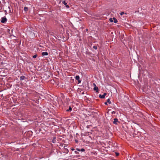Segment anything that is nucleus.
<instances>
[{
  "label": "nucleus",
  "mask_w": 160,
  "mask_h": 160,
  "mask_svg": "<svg viewBox=\"0 0 160 160\" xmlns=\"http://www.w3.org/2000/svg\"><path fill=\"white\" fill-rule=\"evenodd\" d=\"M7 21V19L6 17H4L2 18L1 22L2 23H5Z\"/></svg>",
  "instance_id": "obj_1"
},
{
  "label": "nucleus",
  "mask_w": 160,
  "mask_h": 160,
  "mask_svg": "<svg viewBox=\"0 0 160 160\" xmlns=\"http://www.w3.org/2000/svg\"><path fill=\"white\" fill-rule=\"evenodd\" d=\"M75 78L76 80L78 81V82L79 83L81 82V81L80 79V77L79 75H76L75 77Z\"/></svg>",
  "instance_id": "obj_2"
},
{
  "label": "nucleus",
  "mask_w": 160,
  "mask_h": 160,
  "mask_svg": "<svg viewBox=\"0 0 160 160\" xmlns=\"http://www.w3.org/2000/svg\"><path fill=\"white\" fill-rule=\"evenodd\" d=\"M106 95H107V93H104L102 95L100 94L99 95V97L100 98H105V97Z\"/></svg>",
  "instance_id": "obj_3"
},
{
  "label": "nucleus",
  "mask_w": 160,
  "mask_h": 160,
  "mask_svg": "<svg viewBox=\"0 0 160 160\" xmlns=\"http://www.w3.org/2000/svg\"><path fill=\"white\" fill-rule=\"evenodd\" d=\"M118 122V121L117 118H115L113 119V122L114 124L117 125Z\"/></svg>",
  "instance_id": "obj_4"
},
{
  "label": "nucleus",
  "mask_w": 160,
  "mask_h": 160,
  "mask_svg": "<svg viewBox=\"0 0 160 160\" xmlns=\"http://www.w3.org/2000/svg\"><path fill=\"white\" fill-rule=\"evenodd\" d=\"M62 3L67 8H69V6L68 5H67V3L65 1H62Z\"/></svg>",
  "instance_id": "obj_5"
},
{
  "label": "nucleus",
  "mask_w": 160,
  "mask_h": 160,
  "mask_svg": "<svg viewBox=\"0 0 160 160\" xmlns=\"http://www.w3.org/2000/svg\"><path fill=\"white\" fill-rule=\"evenodd\" d=\"M93 90H94L96 92H98V88L97 86L94 87L93 88Z\"/></svg>",
  "instance_id": "obj_6"
},
{
  "label": "nucleus",
  "mask_w": 160,
  "mask_h": 160,
  "mask_svg": "<svg viewBox=\"0 0 160 160\" xmlns=\"http://www.w3.org/2000/svg\"><path fill=\"white\" fill-rule=\"evenodd\" d=\"M42 56H46L48 55V53L47 52H42Z\"/></svg>",
  "instance_id": "obj_7"
},
{
  "label": "nucleus",
  "mask_w": 160,
  "mask_h": 160,
  "mask_svg": "<svg viewBox=\"0 0 160 160\" xmlns=\"http://www.w3.org/2000/svg\"><path fill=\"white\" fill-rule=\"evenodd\" d=\"M25 78V77L24 76H21L20 77V80L21 81H22Z\"/></svg>",
  "instance_id": "obj_8"
},
{
  "label": "nucleus",
  "mask_w": 160,
  "mask_h": 160,
  "mask_svg": "<svg viewBox=\"0 0 160 160\" xmlns=\"http://www.w3.org/2000/svg\"><path fill=\"white\" fill-rule=\"evenodd\" d=\"M72 110V108L70 106H69V109H67L66 110V111L67 112H70V111H71Z\"/></svg>",
  "instance_id": "obj_9"
},
{
  "label": "nucleus",
  "mask_w": 160,
  "mask_h": 160,
  "mask_svg": "<svg viewBox=\"0 0 160 160\" xmlns=\"http://www.w3.org/2000/svg\"><path fill=\"white\" fill-rule=\"evenodd\" d=\"M113 19L114 20V22L115 23H117L118 21H117V19H116V18H113Z\"/></svg>",
  "instance_id": "obj_10"
},
{
  "label": "nucleus",
  "mask_w": 160,
  "mask_h": 160,
  "mask_svg": "<svg viewBox=\"0 0 160 160\" xmlns=\"http://www.w3.org/2000/svg\"><path fill=\"white\" fill-rule=\"evenodd\" d=\"M107 102L108 103H109V104H111V102L110 101V99L109 98H108V99L107 100Z\"/></svg>",
  "instance_id": "obj_11"
},
{
  "label": "nucleus",
  "mask_w": 160,
  "mask_h": 160,
  "mask_svg": "<svg viewBox=\"0 0 160 160\" xmlns=\"http://www.w3.org/2000/svg\"><path fill=\"white\" fill-rule=\"evenodd\" d=\"M24 9L25 11L26 12V11H28V8L27 7H24Z\"/></svg>",
  "instance_id": "obj_12"
},
{
  "label": "nucleus",
  "mask_w": 160,
  "mask_h": 160,
  "mask_svg": "<svg viewBox=\"0 0 160 160\" xmlns=\"http://www.w3.org/2000/svg\"><path fill=\"white\" fill-rule=\"evenodd\" d=\"M55 139H56L55 138H54L53 139V140H52V142L53 143H55V141H56Z\"/></svg>",
  "instance_id": "obj_13"
},
{
  "label": "nucleus",
  "mask_w": 160,
  "mask_h": 160,
  "mask_svg": "<svg viewBox=\"0 0 160 160\" xmlns=\"http://www.w3.org/2000/svg\"><path fill=\"white\" fill-rule=\"evenodd\" d=\"M37 57V54H35L32 56L33 58H35Z\"/></svg>",
  "instance_id": "obj_14"
},
{
  "label": "nucleus",
  "mask_w": 160,
  "mask_h": 160,
  "mask_svg": "<svg viewBox=\"0 0 160 160\" xmlns=\"http://www.w3.org/2000/svg\"><path fill=\"white\" fill-rule=\"evenodd\" d=\"M93 48L95 50H96L97 49V46H94L93 47Z\"/></svg>",
  "instance_id": "obj_15"
},
{
  "label": "nucleus",
  "mask_w": 160,
  "mask_h": 160,
  "mask_svg": "<svg viewBox=\"0 0 160 160\" xmlns=\"http://www.w3.org/2000/svg\"><path fill=\"white\" fill-rule=\"evenodd\" d=\"M85 151V150L84 148H82L80 149V151L81 152H84Z\"/></svg>",
  "instance_id": "obj_16"
},
{
  "label": "nucleus",
  "mask_w": 160,
  "mask_h": 160,
  "mask_svg": "<svg viewBox=\"0 0 160 160\" xmlns=\"http://www.w3.org/2000/svg\"><path fill=\"white\" fill-rule=\"evenodd\" d=\"M109 21L111 22H113L112 18H111L109 19Z\"/></svg>",
  "instance_id": "obj_17"
},
{
  "label": "nucleus",
  "mask_w": 160,
  "mask_h": 160,
  "mask_svg": "<svg viewBox=\"0 0 160 160\" xmlns=\"http://www.w3.org/2000/svg\"><path fill=\"white\" fill-rule=\"evenodd\" d=\"M124 12H120V15H123L124 14Z\"/></svg>",
  "instance_id": "obj_18"
},
{
  "label": "nucleus",
  "mask_w": 160,
  "mask_h": 160,
  "mask_svg": "<svg viewBox=\"0 0 160 160\" xmlns=\"http://www.w3.org/2000/svg\"><path fill=\"white\" fill-rule=\"evenodd\" d=\"M115 113H116L114 111H113L112 112H111L112 114H115Z\"/></svg>",
  "instance_id": "obj_19"
},
{
  "label": "nucleus",
  "mask_w": 160,
  "mask_h": 160,
  "mask_svg": "<svg viewBox=\"0 0 160 160\" xmlns=\"http://www.w3.org/2000/svg\"><path fill=\"white\" fill-rule=\"evenodd\" d=\"M115 154H116V156H118L119 155V153H118L116 152Z\"/></svg>",
  "instance_id": "obj_20"
},
{
  "label": "nucleus",
  "mask_w": 160,
  "mask_h": 160,
  "mask_svg": "<svg viewBox=\"0 0 160 160\" xmlns=\"http://www.w3.org/2000/svg\"><path fill=\"white\" fill-rule=\"evenodd\" d=\"M75 153L76 154H78L79 153L77 151H75Z\"/></svg>",
  "instance_id": "obj_21"
},
{
  "label": "nucleus",
  "mask_w": 160,
  "mask_h": 160,
  "mask_svg": "<svg viewBox=\"0 0 160 160\" xmlns=\"http://www.w3.org/2000/svg\"><path fill=\"white\" fill-rule=\"evenodd\" d=\"M76 150L78 151H80V149L79 148H77Z\"/></svg>",
  "instance_id": "obj_22"
},
{
  "label": "nucleus",
  "mask_w": 160,
  "mask_h": 160,
  "mask_svg": "<svg viewBox=\"0 0 160 160\" xmlns=\"http://www.w3.org/2000/svg\"><path fill=\"white\" fill-rule=\"evenodd\" d=\"M93 85L94 87L97 86L96 85V84L95 83H93Z\"/></svg>",
  "instance_id": "obj_23"
},
{
  "label": "nucleus",
  "mask_w": 160,
  "mask_h": 160,
  "mask_svg": "<svg viewBox=\"0 0 160 160\" xmlns=\"http://www.w3.org/2000/svg\"><path fill=\"white\" fill-rule=\"evenodd\" d=\"M104 104L106 105H108V102H105L104 103Z\"/></svg>",
  "instance_id": "obj_24"
},
{
  "label": "nucleus",
  "mask_w": 160,
  "mask_h": 160,
  "mask_svg": "<svg viewBox=\"0 0 160 160\" xmlns=\"http://www.w3.org/2000/svg\"><path fill=\"white\" fill-rule=\"evenodd\" d=\"M75 142H76V143H78V140H75Z\"/></svg>",
  "instance_id": "obj_25"
},
{
  "label": "nucleus",
  "mask_w": 160,
  "mask_h": 160,
  "mask_svg": "<svg viewBox=\"0 0 160 160\" xmlns=\"http://www.w3.org/2000/svg\"><path fill=\"white\" fill-rule=\"evenodd\" d=\"M71 150H72V151H74V148H72L71 149Z\"/></svg>",
  "instance_id": "obj_26"
},
{
  "label": "nucleus",
  "mask_w": 160,
  "mask_h": 160,
  "mask_svg": "<svg viewBox=\"0 0 160 160\" xmlns=\"http://www.w3.org/2000/svg\"><path fill=\"white\" fill-rule=\"evenodd\" d=\"M67 151H68V149H67Z\"/></svg>",
  "instance_id": "obj_27"
}]
</instances>
